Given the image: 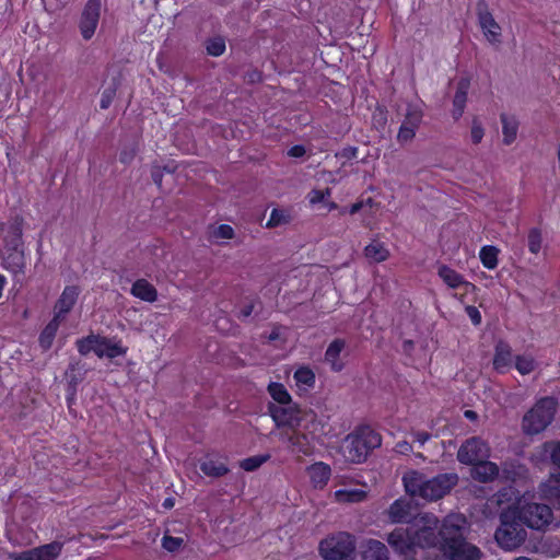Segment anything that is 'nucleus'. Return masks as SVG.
Instances as JSON below:
<instances>
[{
	"mask_svg": "<svg viewBox=\"0 0 560 560\" xmlns=\"http://www.w3.org/2000/svg\"><path fill=\"white\" fill-rule=\"evenodd\" d=\"M387 514L392 523L409 524L407 528H395L387 536L389 546L404 560H413L418 548L425 549L435 544L439 518L431 513L417 514V506L410 499H397Z\"/></svg>",
	"mask_w": 560,
	"mask_h": 560,
	"instance_id": "nucleus-1",
	"label": "nucleus"
},
{
	"mask_svg": "<svg viewBox=\"0 0 560 560\" xmlns=\"http://www.w3.org/2000/svg\"><path fill=\"white\" fill-rule=\"evenodd\" d=\"M498 505L506 504L517 521L527 528L545 532L555 524L552 508L560 506V480L551 476L539 485L538 493H520L506 487L495 495Z\"/></svg>",
	"mask_w": 560,
	"mask_h": 560,
	"instance_id": "nucleus-2",
	"label": "nucleus"
},
{
	"mask_svg": "<svg viewBox=\"0 0 560 560\" xmlns=\"http://www.w3.org/2000/svg\"><path fill=\"white\" fill-rule=\"evenodd\" d=\"M271 417L278 428H288L281 440L288 442L293 451L310 456L319 442L323 423L312 410L301 409L296 404L270 407Z\"/></svg>",
	"mask_w": 560,
	"mask_h": 560,
	"instance_id": "nucleus-3",
	"label": "nucleus"
},
{
	"mask_svg": "<svg viewBox=\"0 0 560 560\" xmlns=\"http://www.w3.org/2000/svg\"><path fill=\"white\" fill-rule=\"evenodd\" d=\"M466 524V518L462 514L447 515L436 535L435 544L430 547L439 546L450 560H479L480 549L463 538Z\"/></svg>",
	"mask_w": 560,
	"mask_h": 560,
	"instance_id": "nucleus-4",
	"label": "nucleus"
},
{
	"mask_svg": "<svg viewBox=\"0 0 560 560\" xmlns=\"http://www.w3.org/2000/svg\"><path fill=\"white\" fill-rule=\"evenodd\" d=\"M402 482L408 494L431 502L450 493L458 482V475L445 472L428 478L417 470H411L404 475Z\"/></svg>",
	"mask_w": 560,
	"mask_h": 560,
	"instance_id": "nucleus-5",
	"label": "nucleus"
},
{
	"mask_svg": "<svg viewBox=\"0 0 560 560\" xmlns=\"http://www.w3.org/2000/svg\"><path fill=\"white\" fill-rule=\"evenodd\" d=\"M381 444L382 439L377 432L370 427H361L345 439L341 453L346 462L360 464Z\"/></svg>",
	"mask_w": 560,
	"mask_h": 560,
	"instance_id": "nucleus-6",
	"label": "nucleus"
},
{
	"mask_svg": "<svg viewBox=\"0 0 560 560\" xmlns=\"http://www.w3.org/2000/svg\"><path fill=\"white\" fill-rule=\"evenodd\" d=\"M527 538V532L508 506L500 513V526L494 533L498 546L504 551H514Z\"/></svg>",
	"mask_w": 560,
	"mask_h": 560,
	"instance_id": "nucleus-7",
	"label": "nucleus"
},
{
	"mask_svg": "<svg viewBox=\"0 0 560 560\" xmlns=\"http://www.w3.org/2000/svg\"><path fill=\"white\" fill-rule=\"evenodd\" d=\"M318 551L323 560H353L355 539L346 532L334 533L320 540Z\"/></svg>",
	"mask_w": 560,
	"mask_h": 560,
	"instance_id": "nucleus-8",
	"label": "nucleus"
},
{
	"mask_svg": "<svg viewBox=\"0 0 560 560\" xmlns=\"http://www.w3.org/2000/svg\"><path fill=\"white\" fill-rule=\"evenodd\" d=\"M557 400L552 397L540 399L523 419V429L528 434H536L545 430L553 419Z\"/></svg>",
	"mask_w": 560,
	"mask_h": 560,
	"instance_id": "nucleus-9",
	"label": "nucleus"
},
{
	"mask_svg": "<svg viewBox=\"0 0 560 560\" xmlns=\"http://www.w3.org/2000/svg\"><path fill=\"white\" fill-rule=\"evenodd\" d=\"M78 351L81 354L94 352L98 358L115 359L125 355L127 348L119 340L91 335L78 341Z\"/></svg>",
	"mask_w": 560,
	"mask_h": 560,
	"instance_id": "nucleus-10",
	"label": "nucleus"
},
{
	"mask_svg": "<svg viewBox=\"0 0 560 560\" xmlns=\"http://www.w3.org/2000/svg\"><path fill=\"white\" fill-rule=\"evenodd\" d=\"M337 485L339 489L331 493V500L338 504H355L364 502L368 499L369 485L360 479L339 477Z\"/></svg>",
	"mask_w": 560,
	"mask_h": 560,
	"instance_id": "nucleus-11",
	"label": "nucleus"
},
{
	"mask_svg": "<svg viewBox=\"0 0 560 560\" xmlns=\"http://www.w3.org/2000/svg\"><path fill=\"white\" fill-rule=\"evenodd\" d=\"M490 456V447L480 438L474 436L462 444L457 452V459L465 465H474Z\"/></svg>",
	"mask_w": 560,
	"mask_h": 560,
	"instance_id": "nucleus-12",
	"label": "nucleus"
},
{
	"mask_svg": "<svg viewBox=\"0 0 560 560\" xmlns=\"http://www.w3.org/2000/svg\"><path fill=\"white\" fill-rule=\"evenodd\" d=\"M438 275L450 289L456 291L454 295L458 298L460 302H464L467 295L476 291L475 284L466 281L460 273L448 266H440Z\"/></svg>",
	"mask_w": 560,
	"mask_h": 560,
	"instance_id": "nucleus-13",
	"label": "nucleus"
},
{
	"mask_svg": "<svg viewBox=\"0 0 560 560\" xmlns=\"http://www.w3.org/2000/svg\"><path fill=\"white\" fill-rule=\"evenodd\" d=\"M101 0H89L84 7L79 28L85 40L91 39L96 31L101 15Z\"/></svg>",
	"mask_w": 560,
	"mask_h": 560,
	"instance_id": "nucleus-14",
	"label": "nucleus"
},
{
	"mask_svg": "<svg viewBox=\"0 0 560 560\" xmlns=\"http://www.w3.org/2000/svg\"><path fill=\"white\" fill-rule=\"evenodd\" d=\"M422 119V107L420 104H410L407 107L405 119L399 128L397 139L400 143L410 141Z\"/></svg>",
	"mask_w": 560,
	"mask_h": 560,
	"instance_id": "nucleus-15",
	"label": "nucleus"
},
{
	"mask_svg": "<svg viewBox=\"0 0 560 560\" xmlns=\"http://www.w3.org/2000/svg\"><path fill=\"white\" fill-rule=\"evenodd\" d=\"M80 289L77 285H68L63 289L54 308V316L63 320L78 301Z\"/></svg>",
	"mask_w": 560,
	"mask_h": 560,
	"instance_id": "nucleus-16",
	"label": "nucleus"
},
{
	"mask_svg": "<svg viewBox=\"0 0 560 560\" xmlns=\"http://www.w3.org/2000/svg\"><path fill=\"white\" fill-rule=\"evenodd\" d=\"M305 472L311 486L318 490L324 489L331 477V468L324 462H315L308 465L305 468Z\"/></svg>",
	"mask_w": 560,
	"mask_h": 560,
	"instance_id": "nucleus-17",
	"label": "nucleus"
},
{
	"mask_svg": "<svg viewBox=\"0 0 560 560\" xmlns=\"http://www.w3.org/2000/svg\"><path fill=\"white\" fill-rule=\"evenodd\" d=\"M3 266L12 272H20L24 267V255L20 244V236L12 244L5 246Z\"/></svg>",
	"mask_w": 560,
	"mask_h": 560,
	"instance_id": "nucleus-18",
	"label": "nucleus"
},
{
	"mask_svg": "<svg viewBox=\"0 0 560 560\" xmlns=\"http://www.w3.org/2000/svg\"><path fill=\"white\" fill-rule=\"evenodd\" d=\"M470 88V82L466 78H462L457 82L456 92L453 98V110L452 115L454 119H459L464 113L466 102H467V95Z\"/></svg>",
	"mask_w": 560,
	"mask_h": 560,
	"instance_id": "nucleus-19",
	"label": "nucleus"
},
{
	"mask_svg": "<svg viewBox=\"0 0 560 560\" xmlns=\"http://www.w3.org/2000/svg\"><path fill=\"white\" fill-rule=\"evenodd\" d=\"M479 23H480V27L483 32V35L489 43H491V44L501 43V27L494 21L493 16L490 13H488V12L480 13L479 14Z\"/></svg>",
	"mask_w": 560,
	"mask_h": 560,
	"instance_id": "nucleus-20",
	"label": "nucleus"
},
{
	"mask_svg": "<svg viewBox=\"0 0 560 560\" xmlns=\"http://www.w3.org/2000/svg\"><path fill=\"white\" fill-rule=\"evenodd\" d=\"M471 477L478 481L487 482L493 480L499 476V468L497 464L483 459L477 464L471 465Z\"/></svg>",
	"mask_w": 560,
	"mask_h": 560,
	"instance_id": "nucleus-21",
	"label": "nucleus"
},
{
	"mask_svg": "<svg viewBox=\"0 0 560 560\" xmlns=\"http://www.w3.org/2000/svg\"><path fill=\"white\" fill-rule=\"evenodd\" d=\"M62 542L52 541L47 545L39 546L28 550L30 558L27 560H55L61 552Z\"/></svg>",
	"mask_w": 560,
	"mask_h": 560,
	"instance_id": "nucleus-22",
	"label": "nucleus"
},
{
	"mask_svg": "<svg viewBox=\"0 0 560 560\" xmlns=\"http://www.w3.org/2000/svg\"><path fill=\"white\" fill-rule=\"evenodd\" d=\"M512 364V351L508 343L498 342L495 346L494 357H493V368L495 371L500 373H504L510 369Z\"/></svg>",
	"mask_w": 560,
	"mask_h": 560,
	"instance_id": "nucleus-23",
	"label": "nucleus"
},
{
	"mask_svg": "<svg viewBox=\"0 0 560 560\" xmlns=\"http://www.w3.org/2000/svg\"><path fill=\"white\" fill-rule=\"evenodd\" d=\"M362 560H388V550L383 542L370 539L362 546Z\"/></svg>",
	"mask_w": 560,
	"mask_h": 560,
	"instance_id": "nucleus-24",
	"label": "nucleus"
},
{
	"mask_svg": "<svg viewBox=\"0 0 560 560\" xmlns=\"http://www.w3.org/2000/svg\"><path fill=\"white\" fill-rule=\"evenodd\" d=\"M390 253L385 243L378 240H372L364 247V256L372 262H383L388 259Z\"/></svg>",
	"mask_w": 560,
	"mask_h": 560,
	"instance_id": "nucleus-25",
	"label": "nucleus"
},
{
	"mask_svg": "<svg viewBox=\"0 0 560 560\" xmlns=\"http://www.w3.org/2000/svg\"><path fill=\"white\" fill-rule=\"evenodd\" d=\"M131 294L144 302L153 303L158 299L155 288L144 279L137 280L131 287Z\"/></svg>",
	"mask_w": 560,
	"mask_h": 560,
	"instance_id": "nucleus-26",
	"label": "nucleus"
},
{
	"mask_svg": "<svg viewBox=\"0 0 560 560\" xmlns=\"http://www.w3.org/2000/svg\"><path fill=\"white\" fill-rule=\"evenodd\" d=\"M501 122H502L503 142L505 144L513 143L517 137L518 125H520L518 119L514 115L502 114Z\"/></svg>",
	"mask_w": 560,
	"mask_h": 560,
	"instance_id": "nucleus-27",
	"label": "nucleus"
},
{
	"mask_svg": "<svg viewBox=\"0 0 560 560\" xmlns=\"http://www.w3.org/2000/svg\"><path fill=\"white\" fill-rule=\"evenodd\" d=\"M202 472L210 477H221L228 472L224 462L219 458L208 457L200 464Z\"/></svg>",
	"mask_w": 560,
	"mask_h": 560,
	"instance_id": "nucleus-28",
	"label": "nucleus"
},
{
	"mask_svg": "<svg viewBox=\"0 0 560 560\" xmlns=\"http://www.w3.org/2000/svg\"><path fill=\"white\" fill-rule=\"evenodd\" d=\"M294 381L299 390H307L315 384V374L310 368L301 366L294 372Z\"/></svg>",
	"mask_w": 560,
	"mask_h": 560,
	"instance_id": "nucleus-29",
	"label": "nucleus"
},
{
	"mask_svg": "<svg viewBox=\"0 0 560 560\" xmlns=\"http://www.w3.org/2000/svg\"><path fill=\"white\" fill-rule=\"evenodd\" d=\"M343 347V341L335 340L329 345L328 349L326 350L325 359L331 365V369L335 371H340L343 366L341 361L339 360Z\"/></svg>",
	"mask_w": 560,
	"mask_h": 560,
	"instance_id": "nucleus-30",
	"label": "nucleus"
},
{
	"mask_svg": "<svg viewBox=\"0 0 560 560\" xmlns=\"http://www.w3.org/2000/svg\"><path fill=\"white\" fill-rule=\"evenodd\" d=\"M62 320L57 317H52V319L46 325L39 336V343L43 349H49L52 345V341L56 337L57 330Z\"/></svg>",
	"mask_w": 560,
	"mask_h": 560,
	"instance_id": "nucleus-31",
	"label": "nucleus"
},
{
	"mask_svg": "<svg viewBox=\"0 0 560 560\" xmlns=\"http://www.w3.org/2000/svg\"><path fill=\"white\" fill-rule=\"evenodd\" d=\"M268 393L270 394L272 399L277 401L280 406L291 404V395L289 394L284 385L280 383H270L268 385Z\"/></svg>",
	"mask_w": 560,
	"mask_h": 560,
	"instance_id": "nucleus-32",
	"label": "nucleus"
},
{
	"mask_svg": "<svg viewBox=\"0 0 560 560\" xmlns=\"http://www.w3.org/2000/svg\"><path fill=\"white\" fill-rule=\"evenodd\" d=\"M499 249L494 246L486 245L479 252V258L487 269H494L498 266Z\"/></svg>",
	"mask_w": 560,
	"mask_h": 560,
	"instance_id": "nucleus-33",
	"label": "nucleus"
},
{
	"mask_svg": "<svg viewBox=\"0 0 560 560\" xmlns=\"http://www.w3.org/2000/svg\"><path fill=\"white\" fill-rule=\"evenodd\" d=\"M539 551L548 557H558L560 555V538L549 537L541 541Z\"/></svg>",
	"mask_w": 560,
	"mask_h": 560,
	"instance_id": "nucleus-34",
	"label": "nucleus"
},
{
	"mask_svg": "<svg viewBox=\"0 0 560 560\" xmlns=\"http://www.w3.org/2000/svg\"><path fill=\"white\" fill-rule=\"evenodd\" d=\"M270 456L268 454L265 455H255L248 458L243 459L240 463L241 468L246 471H254L259 468L262 464H265Z\"/></svg>",
	"mask_w": 560,
	"mask_h": 560,
	"instance_id": "nucleus-35",
	"label": "nucleus"
},
{
	"mask_svg": "<svg viewBox=\"0 0 560 560\" xmlns=\"http://www.w3.org/2000/svg\"><path fill=\"white\" fill-rule=\"evenodd\" d=\"M536 363L530 355H518L515 361L516 370L522 374L526 375L535 370Z\"/></svg>",
	"mask_w": 560,
	"mask_h": 560,
	"instance_id": "nucleus-36",
	"label": "nucleus"
},
{
	"mask_svg": "<svg viewBox=\"0 0 560 560\" xmlns=\"http://www.w3.org/2000/svg\"><path fill=\"white\" fill-rule=\"evenodd\" d=\"M331 195V190L329 188L326 189H312L307 194V200L311 206H315L317 203L326 201Z\"/></svg>",
	"mask_w": 560,
	"mask_h": 560,
	"instance_id": "nucleus-37",
	"label": "nucleus"
},
{
	"mask_svg": "<svg viewBox=\"0 0 560 560\" xmlns=\"http://www.w3.org/2000/svg\"><path fill=\"white\" fill-rule=\"evenodd\" d=\"M483 136H485L483 125L479 118L475 117L471 120V126H470V140L472 143L477 144V143L481 142Z\"/></svg>",
	"mask_w": 560,
	"mask_h": 560,
	"instance_id": "nucleus-38",
	"label": "nucleus"
},
{
	"mask_svg": "<svg viewBox=\"0 0 560 560\" xmlns=\"http://www.w3.org/2000/svg\"><path fill=\"white\" fill-rule=\"evenodd\" d=\"M207 51L211 56H221L225 51V42L221 37L211 38L207 44Z\"/></svg>",
	"mask_w": 560,
	"mask_h": 560,
	"instance_id": "nucleus-39",
	"label": "nucleus"
},
{
	"mask_svg": "<svg viewBox=\"0 0 560 560\" xmlns=\"http://www.w3.org/2000/svg\"><path fill=\"white\" fill-rule=\"evenodd\" d=\"M289 219H290V215H289L288 211L281 210V209H273L270 214V218L267 222V226L268 228L277 226L279 224L288 222Z\"/></svg>",
	"mask_w": 560,
	"mask_h": 560,
	"instance_id": "nucleus-40",
	"label": "nucleus"
},
{
	"mask_svg": "<svg viewBox=\"0 0 560 560\" xmlns=\"http://www.w3.org/2000/svg\"><path fill=\"white\" fill-rule=\"evenodd\" d=\"M373 207V200L371 198H368L365 200H360L354 202L349 207V209H341L340 213L343 214L346 212H349L350 214H355L361 211H365L366 209H372Z\"/></svg>",
	"mask_w": 560,
	"mask_h": 560,
	"instance_id": "nucleus-41",
	"label": "nucleus"
},
{
	"mask_svg": "<svg viewBox=\"0 0 560 560\" xmlns=\"http://www.w3.org/2000/svg\"><path fill=\"white\" fill-rule=\"evenodd\" d=\"M234 235L233 229L228 224H222L214 228L211 232V236L218 241L230 240Z\"/></svg>",
	"mask_w": 560,
	"mask_h": 560,
	"instance_id": "nucleus-42",
	"label": "nucleus"
},
{
	"mask_svg": "<svg viewBox=\"0 0 560 560\" xmlns=\"http://www.w3.org/2000/svg\"><path fill=\"white\" fill-rule=\"evenodd\" d=\"M183 544L184 539L180 537L164 536L162 540L163 548L170 552L179 550Z\"/></svg>",
	"mask_w": 560,
	"mask_h": 560,
	"instance_id": "nucleus-43",
	"label": "nucleus"
},
{
	"mask_svg": "<svg viewBox=\"0 0 560 560\" xmlns=\"http://www.w3.org/2000/svg\"><path fill=\"white\" fill-rule=\"evenodd\" d=\"M541 234L537 230H532L528 234V248L533 254L539 253L541 248Z\"/></svg>",
	"mask_w": 560,
	"mask_h": 560,
	"instance_id": "nucleus-44",
	"label": "nucleus"
},
{
	"mask_svg": "<svg viewBox=\"0 0 560 560\" xmlns=\"http://www.w3.org/2000/svg\"><path fill=\"white\" fill-rule=\"evenodd\" d=\"M466 313L475 325H479L481 323V314L477 307L468 305L466 306Z\"/></svg>",
	"mask_w": 560,
	"mask_h": 560,
	"instance_id": "nucleus-45",
	"label": "nucleus"
},
{
	"mask_svg": "<svg viewBox=\"0 0 560 560\" xmlns=\"http://www.w3.org/2000/svg\"><path fill=\"white\" fill-rule=\"evenodd\" d=\"M288 154L292 158H302L305 154V148L303 145L292 147Z\"/></svg>",
	"mask_w": 560,
	"mask_h": 560,
	"instance_id": "nucleus-46",
	"label": "nucleus"
},
{
	"mask_svg": "<svg viewBox=\"0 0 560 560\" xmlns=\"http://www.w3.org/2000/svg\"><path fill=\"white\" fill-rule=\"evenodd\" d=\"M113 95H114V92L113 91H105L103 93V96L101 98V107L102 108H107L112 102V98H113Z\"/></svg>",
	"mask_w": 560,
	"mask_h": 560,
	"instance_id": "nucleus-47",
	"label": "nucleus"
},
{
	"mask_svg": "<svg viewBox=\"0 0 560 560\" xmlns=\"http://www.w3.org/2000/svg\"><path fill=\"white\" fill-rule=\"evenodd\" d=\"M413 438L420 445H423L429 441L430 434L423 431H417L413 433Z\"/></svg>",
	"mask_w": 560,
	"mask_h": 560,
	"instance_id": "nucleus-48",
	"label": "nucleus"
},
{
	"mask_svg": "<svg viewBox=\"0 0 560 560\" xmlns=\"http://www.w3.org/2000/svg\"><path fill=\"white\" fill-rule=\"evenodd\" d=\"M412 450L411 445L408 442H399L396 445V451L400 454H408Z\"/></svg>",
	"mask_w": 560,
	"mask_h": 560,
	"instance_id": "nucleus-49",
	"label": "nucleus"
},
{
	"mask_svg": "<svg viewBox=\"0 0 560 560\" xmlns=\"http://www.w3.org/2000/svg\"><path fill=\"white\" fill-rule=\"evenodd\" d=\"M323 203L325 205V207L327 208L328 211H331V210H335L338 208L336 202L328 201V199L326 201H324Z\"/></svg>",
	"mask_w": 560,
	"mask_h": 560,
	"instance_id": "nucleus-50",
	"label": "nucleus"
},
{
	"mask_svg": "<svg viewBox=\"0 0 560 560\" xmlns=\"http://www.w3.org/2000/svg\"><path fill=\"white\" fill-rule=\"evenodd\" d=\"M465 417H466V418H468V419H470V420H474V419H476L477 415H476V412H475V411H472V410H466V411H465Z\"/></svg>",
	"mask_w": 560,
	"mask_h": 560,
	"instance_id": "nucleus-51",
	"label": "nucleus"
},
{
	"mask_svg": "<svg viewBox=\"0 0 560 560\" xmlns=\"http://www.w3.org/2000/svg\"><path fill=\"white\" fill-rule=\"evenodd\" d=\"M153 179H154L156 185H159V186L161 185V179H160V177L155 173H153Z\"/></svg>",
	"mask_w": 560,
	"mask_h": 560,
	"instance_id": "nucleus-52",
	"label": "nucleus"
},
{
	"mask_svg": "<svg viewBox=\"0 0 560 560\" xmlns=\"http://www.w3.org/2000/svg\"><path fill=\"white\" fill-rule=\"evenodd\" d=\"M349 152H350V154H351L352 156H354V155H355V153H357V149H355V148H350V149H349Z\"/></svg>",
	"mask_w": 560,
	"mask_h": 560,
	"instance_id": "nucleus-53",
	"label": "nucleus"
},
{
	"mask_svg": "<svg viewBox=\"0 0 560 560\" xmlns=\"http://www.w3.org/2000/svg\"><path fill=\"white\" fill-rule=\"evenodd\" d=\"M165 506H173V503L171 500H166L164 503Z\"/></svg>",
	"mask_w": 560,
	"mask_h": 560,
	"instance_id": "nucleus-54",
	"label": "nucleus"
},
{
	"mask_svg": "<svg viewBox=\"0 0 560 560\" xmlns=\"http://www.w3.org/2000/svg\"><path fill=\"white\" fill-rule=\"evenodd\" d=\"M558 162L560 164V142H559V145H558Z\"/></svg>",
	"mask_w": 560,
	"mask_h": 560,
	"instance_id": "nucleus-55",
	"label": "nucleus"
},
{
	"mask_svg": "<svg viewBox=\"0 0 560 560\" xmlns=\"http://www.w3.org/2000/svg\"><path fill=\"white\" fill-rule=\"evenodd\" d=\"M515 560H530V559H529V558H527V557H518V558H516Z\"/></svg>",
	"mask_w": 560,
	"mask_h": 560,
	"instance_id": "nucleus-56",
	"label": "nucleus"
},
{
	"mask_svg": "<svg viewBox=\"0 0 560 560\" xmlns=\"http://www.w3.org/2000/svg\"><path fill=\"white\" fill-rule=\"evenodd\" d=\"M434 560H444V559H442V558H439V559H438V558H436V559H434Z\"/></svg>",
	"mask_w": 560,
	"mask_h": 560,
	"instance_id": "nucleus-57",
	"label": "nucleus"
}]
</instances>
